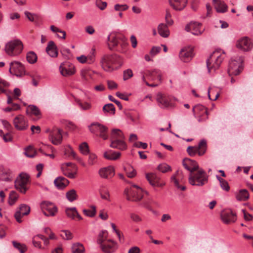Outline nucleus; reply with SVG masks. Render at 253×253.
<instances>
[{"mask_svg":"<svg viewBox=\"0 0 253 253\" xmlns=\"http://www.w3.org/2000/svg\"><path fill=\"white\" fill-rule=\"evenodd\" d=\"M123 58L116 54H105L101 58L100 63L106 72H111L120 68L123 64Z\"/></svg>","mask_w":253,"mask_h":253,"instance_id":"nucleus-1","label":"nucleus"},{"mask_svg":"<svg viewBox=\"0 0 253 253\" xmlns=\"http://www.w3.org/2000/svg\"><path fill=\"white\" fill-rule=\"evenodd\" d=\"M125 139V136L121 130L117 128L113 129L110 134V146L113 148L125 150L127 148Z\"/></svg>","mask_w":253,"mask_h":253,"instance_id":"nucleus-2","label":"nucleus"},{"mask_svg":"<svg viewBox=\"0 0 253 253\" xmlns=\"http://www.w3.org/2000/svg\"><path fill=\"white\" fill-rule=\"evenodd\" d=\"M208 181L209 175L202 169L190 173L188 176L189 183L193 186L202 187L207 184Z\"/></svg>","mask_w":253,"mask_h":253,"instance_id":"nucleus-3","label":"nucleus"},{"mask_svg":"<svg viewBox=\"0 0 253 253\" xmlns=\"http://www.w3.org/2000/svg\"><path fill=\"white\" fill-rule=\"evenodd\" d=\"M225 57V52L221 49H216L207 60V66L209 73L217 69Z\"/></svg>","mask_w":253,"mask_h":253,"instance_id":"nucleus-4","label":"nucleus"},{"mask_svg":"<svg viewBox=\"0 0 253 253\" xmlns=\"http://www.w3.org/2000/svg\"><path fill=\"white\" fill-rule=\"evenodd\" d=\"M23 48L22 42L19 40H14L8 42L5 46L4 50L10 56L19 54Z\"/></svg>","mask_w":253,"mask_h":253,"instance_id":"nucleus-5","label":"nucleus"},{"mask_svg":"<svg viewBox=\"0 0 253 253\" xmlns=\"http://www.w3.org/2000/svg\"><path fill=\"white\" fill-rule=\"evenodd\" d=\"M132 186L136 188V189L126 188L124 191V194L128 201H139L143 198V191L141 188L136 185H133Z\"/></svg>","mask_w":253,"mask_h":253,"instance_id":"nucleus-6","label":"nucleus"},{"mask_svg":"<svg viewBox=\"0 0 253 253\" xmlns=\"http://www.w3.org/2000/svg\"><path fill=\"white\" fill-rule=\"evenodd\" d=\"M90 131L96 135H99V137L104 140H107L108 138V135L107 134L108 128L97 122L93 123L88 126Z\"/></svg>","mask_w":253,"mask_h":253,"instance_id":"nucleus-7","label":"nucleus"},{"mask_svg":"<svg viewBox=\"0 0 253 253\" xmlns=\"http://www.w3.org/2000/svg\"><path fill=\"white\" fill-rule=\"evenodd\" d=\"M243 59L239 57L232 59L229 63L228 73L229 76L239 75L243 69Z\"/></svg>","mask_w":253,"mask_h":253,"instance_id":"nucleus-8","label":"nucleus"},{"mask_svg":"<svg viewBox=\"0 0 253 253\" xmlns=\"http://www.w3.org/2000/svg\"><path fill=\"white\" fill-rule=\"evenodd\" d=\"M29 182V176L26 173H21L15 180V187L22 193L27 191V184Z\"/></svg>","mask_w":253,"mask_h":253,"instance_id":"nucleus-9","label":"nucleus"},{"mask_svg":"<svg viewBox=\"0 0 253 253\" xmlns=\"http://www.w3.org/2000/svg\"><path fill=\"white\" fill-rule=\"evenodd\" d=\"M207 141L202 139L199 142L198 146H189L187 149V152L190 156H194L196 154L199 156H203L207 150Z\"/></svg>","mask_w":253,"mask_h":253,"instance_id":"nucleus-10","label":"nucleus"},{"mask_svg":"<svg viewBox=\"0 0 253 253\" xmlns=\"http://www.w3.org/2000/svg\"><path fill=\"white\" fill-rule=\"evenodd\" d=\"M195 118L199 123L205 122L208 119V112L207 108L201 104L195 105L192 109Z\"/></svg>","mask_w":253,"mask_h":253,"instance_id":"nucleus-11","label":"nucleus"},{"mask_svg":"<svg viewBox=\"0 0 253 253\" xmlns=\"http://www.w3.org/2000/svg\"><path fill=\"white\" fill-rule=\"evenodd\" d=\"M59 70L61 75L65 77L71 76L76 73L75 66L68 61H65L61 63Z\"/></svg>","mask_w":253,"mask_h":253,"instance_id":"nucleus-12","label":"nucleus"},{"mask_svg":"<svg viewBox=\"0 0 253 253\" xmlns=\"http://www.w3.org/2000/svg\"><path fill=\"white\" fill-rule=\"evenodd\" d=\"M9 72L17 77H21L25 74V70L24 65L18 61H13L10 63Z\"/></svg>","mask_w":253,"mask_h":253,"instance_id":"nucleus-13","label":"nucleus"},{"mask_svg":"<svg viewBox=\"0 0 253 253\" xmlns=\"http://www.w3.org/2000/svg\"><path fill=\"white\" fill-rule=\"evenodd\" d=\"M42 213L47 216H54L57 211V207L49 202H42L41 204Z\"/></svg>","mask_w":253,"mask_h":253,"instance_id":"nucleus-14","label":"nucleus"},{"mask_svg":"<svg viewBox=\"0 0 253 253\" xmlns=\"http://www.w3.org/2000/svg\"><path fill=\"white\" fill-rule=\"evenodd\" d=\"M145 176L150 184L153 187H161L165 185V182L155 173H147Z\"/></svg>","mask_w":253,"mask_h":253,"instance_id":"nucleus-15","label":"nucleus"},{"mask_svg":"<svg viewBox=\"0 0 253 253\" xmlns=\"http://www.w3.org/2000/svg\"><path fill=\"white\" fill-rule=\"evenodd\" d=\"M185 30L195 36L201 35L204 31V29L202 27V24L196 22H192L187 24Z\"/></svg>","mask_w":253,"mask_h":253,"instance_id":"nucleus-16","label":"nucleus"},{"mask_svg":"<svg viewBox=\"0 0 253 253\" xmlns=\"http://www.w3.org/2000/svg\"><path fill=\"white\" fill-rule=\"evenodd\" d=\"M14 127L18 130H24L28 127V121L22 115H18L14 119L13 121Z\"/></svg>","mask_w":253,"mask_h":253,"instance_id":"nucleus-17","label":"nucleus"},{"mask_svg":"<svg viewBox=\"0 0 253 253\" xmlns=\"http://www.w3.org/2000/svg\"><path fill=\"white\" fill-rule=\"evenodd\" d=\"M253 46L251 39L247 37H244L239 40L236 43V47L244 51L250 50Z\"/></svg>","mask_w":253,"mask_h":253,"instance_id":"nucleus-18","label":"nucleus"},{"mask_svg":"<svg viewBox=\"0 0 253 253\" xmlns=\"http://www.w3.org/2000/svg\"><path fill=\"white\" fill-rule=\"evenodd\" d=\"M62 129L55 127L50 132L49 138L52 144L58 145L62 141Z\"/></svg>","mask_w":253,"mask_h":253,"instance_id":"nucleus-19","label":"nucleus"},{"mask_svg":"<svg viewBox=\"0 0 253 253\" xmlns=\"http://www.w3.org/2000/svg\"><path fill=\"white\" fill-rule=\"evenodd\" d=\"M141 79H142L143 75H145V78H147L149 81H154L158 80L160 82H161V73L160 70L155 69L153 71L146 70L140 73Z\"/></svg>","mask_w":253,"mask_h":253,"instance_id":"nucleus-20","label":"nucleus"},{"mask_svg":"<svg viewBox=\"0 0 253 253\" xmlns=\"http://www.w3.org/2000/svg\"><path fill=\"white\" fill-rule=\"evenodd\" d=\"M30 212V207L25 204H21L16 211L14 217L16 221L20 223L22 222L21 218L24 215H28Z\"/></svg>","mask_w":253,"mask_h":253,"instance_id":"nucleus-21","label":"nucleus"},{"mask_svg":"<svg viewBox=\"0 0 253 253\" xmlns=\"http://www.w3.org/2000/svg\"><path fill=\"white\" fill-rule=\"evenodd\" d=\"M122 39V36L115 32L111 33L108 36V46L110 50H113L119 43V41Z\"/></svg>","mask_w":253,"mask_h":253,"instance_id":"nucleus-22","label":"nucleus"},{"mask_svg":"<svg viewBox=\"0 0 253 253\" xmlns=\"http://www.w3.org/2000/svg\"><path fill=\"white\" fill-rule=\"evenodd\" d=\"M100 247L104 253H113L117 250L118 246L117 243L110 239Z\"/></svg>","mask_w":253,"mask_h":253,"instance_id":"nucleus-23","label":"nucleus"},{"mask_svg":"<svg viewBox=\"0 0 253 253\" xmlns=\"http://www.w3.org/2000/svg\"><path fill=\"white\" fill-rule=\"evenodd\" d=\"M182 164L185 169L190 171V173L194 172L200 169L197 163L188 158H185L183 160Z\"/></svg>","mask_w":253,"mask_h":253,"instance_id":"nucleus-24","label":"nucleus"},{"mask_svg":"<svg viewBox=\"0 0 253 253\" xmlns=\"http://www.w3.org/2000/svg\"><path fill=\"white\" fill-rule=\"evenodd\" d=\"M222 221L226 224L234 222L236 219V215L231 210L223 211L221 214Z\"/></svg>","mask_w":253,"mask_h":253,"instance_id":"nucleus-25","label":"nucleus"},{"mask_svg":"<svg viewBox=\"0 0 253 253\" xmlns=\"http://www.w3.org/2000/svg\"><path fill=\"white\" fill-rule=\"evenodd\" d=\"M193 57V50L191 48H183L179 53V57L184 62H189L191 60Z\"/></svg>","mask_w":253,"mask_h":253,"instance_id":"nucleus-26","label":"nucleus"},{"mask_svg":"<svg viewBox=\"0 0 253 253\" xmlns=\"http://www.w3.org/2000/svg\"><path fill=\"white\" fill-rule=\"evenodd\" d=\"M99 174L102 178H109L114 175L115 170L113 167L108 166L100 169Z\"/></svg>","mask_w":253,"mask_h":253,"instance_id":"nucleus-27","label":"nucleus"},{"mask_svg":"<svg viewBox=\"0 0 253 253\" xmlns=\"http://www.w3.org/2000/svg\"><path fill=\"white\" fill-rule=\"evenodd\" d=\"M170 6L175 10H181L186 5L187 0H169Z\"/></svg>","mask_w":253,"mask_h":253,"instance_id":"nucleus-28","label":"nucleus"},{"mask_svg":"<svg viewBox=\"0 0 253 253\" xmlns=\"http://www.w3.org/2000/svg\"><path fill=\"white\" fill-rule=\"evenodd\" d=\"M46 52L51 57L54 58L58 56L57 48L54 42L51 41L48 42Z\"/></svg>","mask_w":253,"mask_h":253,"instance_id":"nucleus-29","label":"nucleus"},{"mask_svg":"<svg viewBox=\"0 0 253 253\" xmlns=\"http://www.w3.org/2000/svg\"><path fill=\"white\" fill-rule=\"evenodd\" d=\"M64 174L70 178H74L77 172L78 168L77 166H73V167H69L61 169Z\"/></svg>","mask_w":253,"mask_h":253,"instance_id":"nucleus-30","label":"nucleus"},{"mask_svg":"<svg viewBox=\"0 0 253 253\" xmlns=\"http://www.w3.org/2000/svg\"><path fill=\"white\" fill-rule=\"evenodd\" d=\"M235 197L237 201H246L249 199L250 195L246 189H241L235 193Z\"/></svg>","mask_w":253,"mask_h":253,"instance_id":"nucleus-31","label":"nucleus"},{"mask_svg":"<svg viewBox=\"0 0 253 253\" xmlns=\"http://www.w3.org/2000/svg\"><path fill=\"white\" fill-rule=\"evenodd\" d=\"M69 183V182L68 179L61 176L56 178L54 181V183L56 187L61 189L66 187Z\"/></svg>","mask_w":253,"mask_h":253,"instance_id":"nucleus-32","label":"nucleus"},{"mask_svg":"<svg viewBox=\"0 0 253 253\" xmlns=\"http://www.w3.org/2000/svg\"><path fill=\"white\" fill-rule=\"evenodd\" d=\"M215 8L218 12H225L227 11V5L220 0H213Z\"/></svg>","mask_w":253,"mask_h":253,"instance_id":"nucleus-33","label":"nucleus"},{"mask_svg":"<svg viewBox=\"0 0 253 253\" xmlns=\"http://www.w3.org/2000/svg\"><path fill=\"white\" fill-rule=\"evenodd\" d=\"M108 233L106 230H102L99 232L98 238L97 240V243L99 246H101L102 245L104 244L106 242L108 241L109 239H108Z\"/></svg>","mask_w":253,"mask_h":253,"instance_id":"nucleus-34","label":"nucleus"},{"mask_svg":"<svg viewBox=\"0 0 253 253\" xmlns=\"http://www.w3.org/2000/svg\"><path fill=\"white\" fill-rule=\"evenodd\" d=\"M158 33L163 38H168L169 35V31L166 24L161 23L158 27Z\"/></svg>","mask_w":253,"mask_h":253,"instance_id":"nucleus-35","label":"nucleus"},{"mask_svg":"<svg viewBox=\"0 0 253 253\" xmlns=\"http://www.w3.org/2000/svg\"><path fill=\"white\" fill-rule=\"evenodd\" d=\"M66 213L68 217L74 219L76 217L79 220H82V216L78 212L76 208H68L66 210Z\"/></svg>","mask_w":253,"mask_h":253,"instance_id":"nucleus-36","label":"nucleus"},{"mask_svg":"<svg viewBox=\"0 0 253 253\" xmlns=\"http://www.w3.org/2000/svg\"><path fill=\"white\" fill-rule=\"evenodd\" d=\"M157 100L158 102L159 103V105L161 107H167L169 104V98L161 94H159L158 95Z\"/></svg>","mask_w":253,"mask_h":253,"instance_id":"nucleus-37","label":"nucleus"},{"mask_svg":"<svg viewBox=\"0 0 253 253\" xmlns=\"http://www.w3.org/2000/svg\"><path fill=\"white\" fill-rule=\"evenodd\" d=\"M121 156V153L113 152L111 150L106 151L104 153V157L105 159L110 160H115L118 159Z\"/></svg>","mask_w":253,"mask_h":253,"instance_id":"nucleus-38","label":"nucleus"},{"mask_svg":"<svg viewBox=\"0 0 253 253\" xmlns=\"http://www.w3.org/2000/svg\"><path fill=\"white\" fill-rule=\"evenodd\" d=\"M66 197L69 201L72 202L78 198V195L74 189H71L66 193Z\"/></svg>","mask_w":253,"mask_h":253,"instance_id":"nucleus-39","label":"nucleus"},{"mask_svg":"<svg viewBox=\"0 0 253 253\" xmlns=\"http://www.w3.org/2000/svg\"><path fill=\"white\" fill-rule=\"evenodd\" d=\"M12 243L14 247L18 250L20 253H24L27 250V248L25 245L18 243L16 241H12Z\"/></svg>","mask_w":253,"mask_h":253,"instance_id":"nucleus-40","label":"nucleus"},{"mask_svg":"<svg viewBox=\"0 0 253 253\" xmlns=\"http://www.w3.org/2000/svg\"><path fill=\"white\" fill-rule=\"evenodd\" d=\"M84 247L81 244L76 243L74 244L72 246V253H84Z\"/></svg>","mask_w":253,"mask_h":253,"instance_id":"nucleus-41","label":"nucleus"},{"mask_svg":"<svg viewBox=\"0 0 253 253\" xmlns=\"http://www.w3.org/2000/svg\"><path fill=\"white\" fill-rule=\"evenodd\" d=\"M125 170L127 177L133 178L136 175L135 169L131 166H127L125 168Z\"/></svg>","mask_w":253,"mask_h":253,"instance_id":"nucleus-42","label":"nucleus"},{"mask_svg":"<svg viewBox=\"0 0 253 253\" xmlns=\"http://www.w3.org/2000/svg\"><path fill=\"white\" fill-rule=\"evenodd\" d=\"M216 178L219 181L220 185V187H221V188L226 191H228L230 189V186H229L228 182H227V181H226L225 179L221 178L218 175H216Z\"/></svg>","mask_w":253,"mask_h":253,"instance_id":"nucleus-43","label":"nucleus"},{"mask_svg":"<svg viewBox=\"0 0 253 253\" xmlns=\"http://www.w3.org/2000/svg\"><path fill=\"white\" fill-rule=\"evenodd\" d=\"M9 86V84L7 81L0 78V94L6 93V88Z\"/></svg>","mask_w":253,"mask_h":253,"instance_id":"nucleus-44","label":"nucleus"},{"mask_svg":"<svg viewBox=\"0 0 253 253\" xmlns=\"http://www.w3.org/2000/svg\"><path fill=\"white\" fill-rule=\"evenodd\" d=\"M103 111L105 113H109L110 114L114 115L115 113V107L113 104L109 103L103 106Z\"/></svg>","mask_w":253,"mask_h":253,"instance_id":"nucleus-45","label":"nucleus"},{"mask_svg":"<svg viewBox=\"0 0 253 253\" xmlns=\"http://www.w3.org/2000/svg\"><path fill=\"white\" fill-rule=\"evenodd\" d=\"M92 71L88 69H83L81 71V76L82 78L85 80H87L89 78H91Z\"/></svg>","mask_w":253,"mask_h":253,"instance_id":"nucleus-46","label":"nucleus"},{"mask_svg":"<svg viewBox=\"0 0 253 253\" xmlns=\"http://www.w3.org/2000/svg\"><path fill=\"white\" fill-rule=\"evenodd\" d=\"M29 112H30V113L36 116H38L41 114L39 108L35 105H31L28 106L26 110V113L28 114Z\"/></svg>","mask_w":253,"mask_h":253,"instance_id":"nucleus-47","label":"nucleus"},{"mask_svg":"<svg viewBox=\"0 0 253 253\" xmlns=\"http://www.w3.org/2000/svg\"><path fill=\"white\" fill-rule=\"evenodd\" d=\"M26 58L29 63L34 64L37 60V56L35 52L31 51L27 54Z\"/></svg>","mask_w":253,"mask_h":253,"instance_id":"nucleus-48","label":"nucleus"},{"mask_svg":"<svg viewBox=\"0 0 253 253\" xmlns=\"http://www.w3.org/2000/svg\"><path fill=\"white\" fill-rule=\"evenodd\" d=\"M50 29L54 33H59L62 34V36H59V34H57V36L58 38H62L63 39H65L66 35L65 31L60 30L58 28L54 26V25H51L50 27Z\"/></svg>","mask_w":253,"mask_h":253,"instance_id":"nucleus-49","label":"nucleus"},{"mask_svg":"<svg viewBox=\"0 0 253 253\" xmlns=\"http://www.w3.org/2000/svg\"><path fill=\"white\" fill-rule=\"evenodd\" d=\"M91 208V209L84 210L83 212L86 216L92 217L94 216L96 214V208L94 206H92Z\"/></svg>","mask_w":253,"mask_h":253,"instance_id":"nucleus-50","label":"nucleus"},{"mask_svg":"<svg viewBox=\"0 0 253 253\" xmlns=\"http://www.w3.org/2000/svg\"><path fill=\"white\" fill-rule=\"evenodd\" d=\"M18 194L15 191H11L9 196L8 203L10 205H13L17 200Z\"/></svg>","mask_w":253,"mask_h":253,"instance_id":"nucleus-51","label":"nucleus"},{"mask_svg":"<svg viewBox=\"0 0 253 253\" xmlns=\"http://www.w3.org/2000/svg\"><path fill=\"white\" fill-rule=\"evenodd\" d=\"M24 154L28 157L33 158L35 156L36 152L33 147L30 146L25 149Z\"/></svg>","mask_w":253,"mask_h":253,"instance_id":"nucleus-52","label":"nucleus"},{"mask_svg":"<svg viewBox=\"0 0 253 253\" xmlns=\"http://www.w3.org/2000/svg\"><path fill=\"white\" fill-rule=\"evenodd\" d=\"M120 41H121V42L120 43L121 48L117 49V51L122 53H125L126 51V48L128 44L126 42V39L124 37H122V39Z\"/></svg>","mask_w":253,"mask_h":253,"instance_id":"nucleus-53","label":"nucleus"},{"mask_svg":"<svg viewBox=\"0 0 253 253\" xmlns=\"http://www.w3.org/2000/svg\"><path fill=\"white\" fill-rule=\"evenodd\" d=\"M157 169L159 171L163 173H165L169 170H171L170 167L165 163L160 164L158 166Z\"/></svg>","mask_w":253,"mask_h":253,"instance_id":"nucleus-54","label":"nucleus"},{"mask_svg":"<svg viewBox=\"0 0 253 253\" xmlns=\"http://www.w3.org/2000/svg\"><path fill=\"white\" fill-rule=\"evenodd\" d=\"M219 96V93L218 92H216L214 93L213 92L212 89L209 87L208 89V97L209 99L211 100H216Z\"/></svg>","mask_w":253,"mask_h":253,"instance_id":"nucleus-55","label":"nucleus"},{"mask_svg":"<svg viewBox=\"0 0 253 253\" xmlns=\"http://www.w3.org/2000/svg\"><path fill=\"white\" fill-rule=\"evenodd\" d=\"M81 152L84 155H87L89 153V148L86 142L82 143L79 147Z\"/></svg>","mask_w":253,"mask_h":253,"instance_id":"nucleus-56","label":"nucleus"},{"mask_svg":"<svg viewBox=\"0 0 253 253\" xmlns=\"http://www.w3.org/2000/svg\"><path fill=\"white\" fill-rule=\"evenodd\" d=\"M97 162V156L93 153H90L89 155L88 164L90 166L95 164Z\"/></svg>","mask_w":253,"mask_h":253,"instance_id":"nucleus-57","label":"nucleus"},{"mask_svg":"<svg viewBox=\"0 0 253 253\" xmlns=\"http://www.w3.org/2000/svg\"><path fill=\"white\" fill-rule=\"evenodd\" d=\"M10 179L11 177L9 173L4 171L0 172V180L7 181L10 180Z\"/></svg>","mask_w":253,"mask_h":253,"instance_id":"nucleus-58","label":"nucleus"},{"mask_svg":"<svg viewBox=\"0 0 253 253\" xmlns=\"http://www.w3.org/2000/svg\"><path fill=\"white\" fill-rule=\"evenodd\" d=\"M78 105L82 110H88L90 109L91 105L87 102H82L80 100L77 101Z\"/></svg>","mask_w":253,"mask_h":253,"instance_id":"nucleus-59","label":"nucleus"},{"mask_svg":"<svg viewBox=\"0 0 253 253\" xmlns=\"http://www.w3.org/2000/svg\"><path fill=\"white\" fill-rule=\"evenodd\" d=\"M100 196L102 199L110 201V194L107 190H102L100 192Z\"/></svg>","mask_w":253,"mask_h":253,"instance_id":"nucleus-60","label":"nucleus"},{"mask_svg":"<svg viewBox=\"0 0 253 253\" xmlns=\"http://www.w3.org/2000/svg\"><path fill=\"white\" fill-rule=\"evenodd\" d=\"M171 14L169 10L166 11V14L165 16L166 21L167 24L169 26H171L173 24V20L171 18Z\"/></svg>","mask_w":253,"mask_h":253,"instance_id":"nucleus-61","label":"nucleus"},{"mask_svg":"<svg viewBox=\"0 0 253 253\" xmlns=\"http://www.w3.org/2000/svg\"><path fill=\"white\" fill-rule=\"evenodd\" d=\"M132 76L133 73L132 70L130 69H127L124 72L123 79L125 81L127 80L132 77Z\"/></svg>","mask_w":253,"mask_h":253,"instance_id":"nucleus-62","label":"nucleus"},{"mask_svg":"<svg viewBox=\"0 0 253 253\" xmlns=\"http://www.w3.org/2000/svg\"><path fill=\"white\" fill-rule=\"evenodd\" d=\"M128 6L126 4H117L114 6V9L116 11H124L127 9Z\"/></svg>","mask_w":253,"mask_h":253,"instance_id":"nucleus-63","label":"nucleus"},{"mask_svg":"<svg viewBox=\"0 0 253 253\" xmlns=\"http://www.w3.org/2000/svg\"><path fill=\"white\" fill-rule=\"evenodd\" d=\"M61 235L65 240H70L72 238V233L68 230L63 231L62 234Z\"/></svg>","mask_w":253,"mask_h":253,"instance_id":"nucleus-64","label":"nucleus"}]
</instances>
